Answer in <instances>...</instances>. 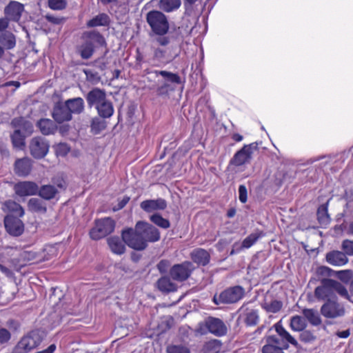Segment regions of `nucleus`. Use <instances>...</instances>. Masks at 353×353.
Wrapping results in <instances>:
<instances>
[{
	"label": "nucleus",
	"mask_w": 353,
	"mask_h": 353,
	"mask_svg": "<svg viewBox=\"0 0 353 353\" xmlns=\"http://www.w3.org/2000/svg\"><path fill=\"white\" fill-rule=\"evenodd\" d=\"M145 20L155 35L165 36L168 32L170 24L168 17L161 11L151 10L148 12Z\"/></svg>",
	"instance_id": "f257e3e1"
},
{
	"label": "nucleus",
	"mask_w": 353,
	"mask_h": 353,
	"mask_svg": "<svg viewBox=\"0 0 353 353\" xmlns=\"http://www.w3.org/2000/svg\"><path fill=\"white\" fill-rule=\"evenodd\" d=\"M88 40L82 43L78 48L81 57L83 59H90L94 51V43L100 46L105 44L104 37L98 32L92 31L87 34Z\"/></svg>",
	"instance_id": "f03ea898"
},
{
	"label": "nucleus",
	"mask_w": 353,
	"mask_h": 353,
	"mask_svg": "<svg viewBox=\"0 0 353 353\" xmlns=\"http://www.w3.org/2000/svg\"><path fill=\"white\" fill-rule=\"evenodd\" d=\"M245 294V290L240 285L228 288L219 296L214 295L213 301L215 304L221 303H234L240 301Z\"/></svg>",
	"instance_id": "7ed1b4c3"
},
{
	"label": "nucleus",
	"mask_w": 353,
	"mask_h": 353,
	"mask_svg": "<svg viewBox=\"0 0 353 353\" xmlns=\"http://www.w3.org/2000/svg\"><path fill=\"white\" fill-rule=\"evenodd\" d=\"M115 228V222L107 217L95 221V225L90 231V236L93 240H99L111 234Z\"/></svg>",
	"instance_id": "20e7f679"
},
{
	"label": "nucleus",
	"mask_w": 353,
	"mask_h": 353,
	"mask_svg": "<svg viewBox=\"0 0 353 353\" xmlns=\"http://www.w3.org/2000/svg\"><path fill=\"white\" fill-rule=\"evenodd\" d=\"M41 339L37 332L23 336L14 347L12 353H28L40 345Z\"/></svg>",
	"instance_id": "39448f33"
},
{
	"label": "nucleus",
	"mask_w": 353,
	"mask_h": 353,
	"mask_svg": "<svg viewBox=\"0 0 353 353\" xmlns=\"http://www.w3.org/2000/svg\"><path fill=\"white\" fill-rule=\"evenodd\" d=\"M122 239L129 247L137 250H143L148 245L141 232L137 231L136 228L134 230L132 228L123 230Z\"/></svg>",
	"instance_id": "423d86ee"
},
{
	"label": "nucleus",
	"mask_w": 353,
	"mask_h": 353,
	"mask_svg": "<svg viewBox=\"0 0 353 353\" xmlns=\"http://www.w3.org/2000/svg\"><path fill=\"white\" fill-rule=\"evenodd\" d=\"M194 270V266L192 263L184 261L174 265L170 270V276L174 281L183 282L190 276Z\"/></svg>",
	"instance_id": "0eeeda50"
},
{
	"label": "nucleus",
	"mask_w": 353,
	"mask_h": 353,
	"mask_svg": "<svg viewBox=\"0 0 353 353\" xmlns=\"http://www.w3.org/2000/svg\"><path fill=\"white\" fill-rule=\"evenodd\" d=\"M321 313L327 319H336L345 314V308L335 299L329 300L321 306Z\"/></svg>",
	"instance_id": "6e6552de"
},
{
	"label": "nucleus",
	"mask_w": 353,
	"mask_h": 353,
	"mask_svg": "<svg viewBox=\"0 0 353 353\" xmlns=\"http://www.w3.org/2000/svg\"><path fill=\"white\" fill-rule=\"evenodd\" d=\"M49 147V143L45 138L41 137H34L31 139L30 143V154L35 159H42L48 154Z\"/></svg>",
	"instance_id": "1a4fd4ad"
},
{
	"label": "nucleus",
	"mask_w": 353,
	"mask_h": 353,
	"mask_svg": "<svg viewBox=\"0 0 353 353\" xmlns=\"http://www.w3.org/2000/svg\"><path fill=\"white\" fill-rule=\"evenodd\" d=\"M314 296L318 300H333L334 299L333 279H324L321 285L316 287Z\"/></svg>",
	"instance_id": "9d476101"
},
{
	"label": "nucleus",
	"mask_w": 353,
	"mask_h": 353,
	"mask_svg": "<svg viewBox=\"0 0 353 353\" xmlns=\"http://www.w3.org/2000/svg\"><path fill=\"white\" fill-rule=\"evenodd\" d=\"M137 231L141 232L143 238L145 239V243L156 242L160 239V233L157 228L152 225L145 222L138 221L136 223Z\"/></svg>",
	"instance_id": "9b49d317"
},
{
	"label": "nucleus",
	"mask_w": 353,
	"mask_h": 353,
	"mask_svg": "<svg viewBox=\"0 0 353 353\" xmlns=\"http://www.w3.org/2000/svg\"><path fill=\"white\" fill-rule=\"evenodd\" d=\"M4 225L6 231L12 236H20L23 230L24 225L19 216L8 214L4 219Z\"/></svg>",
	"instance_id": "f8f14e48"
},
{
	"label": "nucleus",
	"mask_w": 353,
	"mask_h": 353,
	"mask_svg": "<svg viewBox=\"0 0 353 353\" xmlns=\"http://www.w3.org/2000/svg\"><path fill=\"white\" fill-rule=\"evenodd\" d=\"M253 144L245 145L236 152L230 161V165L241 166L248 163L252 159Z\"/></svg>",
	"instance_id": "ddd939ff"
},
{
	"label": "nucleus",
	"mask_w": 353,
	"mask_h": 353,
	"mask_svg": "<svg viewBox=\"0 0 353 353\" xmlns=\"http://www.w3.org/2000/svg\"><path fill=\"white\" fill-rule=\"evenodd\" d=\"M208 330L217 336H224L227 333V327L222 320L215 317H208L205 321Z\"/></svg>",
	"instance_id": "4468645a"
},
{
	"label": "nucleus",
	"mask_w": 353,
	"mask_h": 353,
	"mask_svg": "<svg viewBox=\"0 0 353 353\" xmlns=\"http://www.w3.org/2000/svg\"><path fill=\"white\" fill-rule=\"evenodd\" d=\"M15 193L19 196L35 195L39 191L38 185L33 181H21L14 185Z\"/></svg>",
	"instance_id": "2eb2a0df"
},
{
	"label": "nucleus",
	"mask_w": 353,
	"mask_h": 353,
	"mask_svg": "<svg viewBox=\"0 0 353 353\" xmlns=\"http://www.w3.org/2000/svg\"><path fill=\"white\" fill-rule=\"evenodd\" d=\"M23 10V4L16 1H12L6 6L4 13L9 21H19Z\"/></svg>",
	"instance_id": "dca6fc26"
},
{
	"label": "nucleus",
	"mask_w": 353,
	"mask_h": 353,
	"mask_svg": "<svg viewBox=\"0 0 353 353\" xmlns=\"http://www.w3.org/2000/svg\"><path fill=\"white\" fill-rule=\"evenodd\" d=\"M53 119L59 123L69 121L72 119V114L65 103H58L52 112Z\"/></svg>",
	"instance_id": "f3484780"
},
{
	"label": "nucleus",
	"mask_w": 353,
	"mask_h": 353,
	"mask_svg": "<svg viewBox=\"0 0 353 353\" xmlns=\"http://www.w3.org/2000/svg\"><path fill=\"white\" fill-rule=\"evenodd\" d=\"M85 99L88 106H94L95 108L107 99L105 91L97 88L90 90L87 94Z\"/></svg>",
	"instance_id": "a211bd4d"
},
{
	"label": "nucleus",
	"mask_w": 353,
	"mask_h": 353,
	"mask_svg": "<svg viewBox=\"0 0 353 353\" xmlns=\"http://www.w3.org/2000/svg\"><path fill=\"white\" fill-rule=\"evenodd\" d=\"M239 311L247 325L253 326L259 322V316L257 310L249 308L247 305L244 304L241 307Z\"/></svg>",
	"instance_id": "6ab92c4d"
},
{
	"label": "nucleus",
	"mask_w": 353,
	"mask_h": 353,
	"mask_svg": "<svg viewBox=\"0 0 353 353\" xmlns=\"http://www.w3.org/2000/svg\"><path fill=\"white\" fill-rule=\"evenodd\" d=\"M32 160L28 157L17 159L15 161L14 166L15 174L19 176H28L32 170Z\"/></svg>",
	"instance_id": "aec40b11"
},
{
	"label": "nucleus",
	"mask_w": 353,
	"mask_h": 353,
	"mask_svg": "<svg viewBox=\"0 0 353 353\" xmlns=\"http://www.w3.org/2000/svg\"><path fill=\"white\" fill-rule=\"evenodd\" d=\"M327 262L334 266H342L348 262L346 254L340 251H332L326 254Z\"/></svg>",
	"instance_id": "412c9836"
},
{
	"label": "nucleus",
	"mask_w": 353,
	"mask_h": 353,
	"mask_svg": "<svg viewBox=\"0 0 353 353\" xmlns=\"http://www.w3.org/2000/svg\"><path fill=\"white\" fill-rule=\"evenodd\" d=\"M141 208L147 212H151L157 210H164L166 206V202L163 199L145 200L141 203Z\"/></svg>",
	"instance_id": "4be33fe9"
},
{
	"label": "nucleus",
	"mask_w": 353,
	"mask_h": 353,
	"mask_svg": "<svg viewBox=\"0 0 353 353\" xmlns=\"http://www.w3.org/2000/svg\"><path fill=\"white\" fill-rule=\"evenodd\" d=\"M274 327L279 336L288 344L290 343L295 347H298V341L283 327L281 321L274 325Z\"/></svg>",
	"instance_id": "5701e85b"
},
{
	"label": "nucleus",
	"mask_w": 353,
	"mask_h": 353,
	"mask_svg": "<svg viewBox=\"0 0 353 353\" xmlns=\"http://www.w3.org/2000/svg\"><path fill=\"white\" fill-rule=\"evenodd\" d=\"M37 126L43 135L53 134L57 130L56 123L50 119H41L37 123Z\"/></svg>",
	"instance_id": "b1692460"
},
{
	"label": "nucleus",
	"mask_w": 353,
	"mask_h": 353,
	"mask_svg": "<svg viewBox=\"0 0 353 353\" xmlns=\"http://www.w3.org/2000/svg\"><path fill=\"white\" fill-rule=\"evenodd\" d=\"M15 35L10 31L0 32V46L5 50H12L16 46Z\"/></svg>",
	"instance_id": "393cba45"
},
{
	"label": "nucleus",
	"mask_w": 353,
	"mask_h": 353,
	"mask_svg": "<svg viewBox=\"0 0 353 353\" xmlns=\"http://www.w3.org/2000/svg\"><path fill=\"white\" fill-rule=\"evenodd\" d=\"M11 124L15 129H20L21 132L26 135H30L33 132L32 123L23 117L14 118Z\"/></svg>",
	"instance_id": "a878e982"
},
{
	"label": "nucleus",
	"mask_w": 353,
	"mask_h": 353,
	"mask_svg": "<svg viewBox=\"0 0 353 353\" xmlns=\"http://www.w3.org/2000/svg\"><path fill=\"white\" fill-rule=\"evenodd\" d=\"M68 107L70 114H81L84 110V101L81 97L70 99L64 102Z\"/></svg>",
	"instance_id": "bb28decb"
},
{
	"label": "nucleus",
	"mask_w": 353,
	"mask_h": 353,
	"mask_svg": "<svg viewBox=\"0 0 353 353\" xmlns=\"http://www.w3.org/2000/svg\"><path fill=\"white\" fill-rule=\"evenodd\" d=\"M191 259L198 265H206L210 259V254L204 249L197 248L191 252Z\"/></svg>",
	"instance_id": "cd10ccee"
},
{
	"label": "nucleus",
	"mask_w": 353,
	"mask_h": 353,
	"mask_svg": "<svg viewBox=\"0 0 353 353\" xmlns=\"http://www.w3.org/2000/svg\"><path fill=\"white\" fill-rule=\"evenodd\" d=\"M3 210L8 212L10 214L15 216L21 217L24 215V210L20 204L14 201L8 200L3 203Z\"/></svg>",
	"instance_id": "c85d7f7f"
},
{
	"label": "nucleus",
	"mask_w": 353,
	"mask_h": 353,
	"mask_svg": "<svg viewBox=\"0 0 353 353\" xmlns=\"http://www.w3.org/2000/svg\"><path fill=\"white\" fill-rule=\"evenodd\" d=\"M157 286L160 291L164 292H175L177 290L176 284L166 276H162L158 280Z\"/></svg>",
	"instance_id": "c756f323"
},
{
	"label": "nucleus",
	"mask_w": 353,
	"mask_h": 353,
	"mask_svg": "<svg viewBox=\"0 0 353 353\" xmlns=\"http://www.w3.org/2000/svg\"><path fill=\"white\" fill-rule=\"evenodd\" d=\"M123 239H120L117 236H112L108 239V245L112 252L117 254H122L124 253L125 248Z\"/></svg>",
	"instance_id": "7c9ffc66"
},
{
	"label": "nucleus",
	"mask_w": 353,
	"mask_h": 353,
	"mask_svg": "<svg viewBox=\"0 0 353 353\" xmlns=\"http://www.w3.org/2000/svg\"><path fill=\"white\" fill-rule=\"evenodd\" d=\"M96 109L99 116L103 118H110L114 113L112 103L108 99L98 105Z\"/></svg>",
	"instance_id": "2f4dec72"
},
{
	"label": "nucleus",
	"mask_w": 353,
	"mask_h": 353,
	"mask_svg": "<svg viewBox=\"0 0 353 353\" xmlns=\"http://www.w3.org/2000/svg\"><path fill=\"white\" fill-rule=\"evenodd\" d=\"M39 195L46 200H50L54 198L58 193L57 189L52 185H44L39 188Z\"/></svg>",
	"instance_id": "473e14b6"
},
{
	"label": "nucleus",
	"mask_w": 353,
	"mask_h": 353,
	"mask_svg": "<svg viewBox=\"0 0 353 353\" xmlns=\"http://www.w3.org/2000/svg\"><path fill=\"white\" fill-rule=\"evenodd\" d=\"M303 314L312 325H319L322 322L321 316L316 310L304 309L303 310Z\"/></svg>",
	"instance_id": "72a5a7b5"
},
{
	"label": "nucleus",
	"mask_w": 353,
	"mask_h": 353,
	"mask_svg": "<svg viewBox=\"0 0 353 353\" xmlns=\"http://www.w3.org/2000/svg\"><path fill=\"white\" fill-rule=\"evenodd\" d=\"M282 306V302L275 299L271 300L270 301L265 299L261 303L262 308L264 309L267 312L270 313L278 312L281 309Z\"/></svg>",
	"instance_id": "f704fd0d"
},
{
	"label": "nucleus",
	"mask_w": 353,
	"mask_h": 353,
	"mask_svg": "<svg viewBox=\"0 0 353 353\" xmlns=\"http://www.w3.org/2000/svg\"><path fill=\"white\" fill-rule=\"evenodd\" d=\"M28 210L39 213H45L47 210L45 203L37 198H32L28 203Z\"/></svg>",
	"instance_id": "c9c22d12"
},
{
	"label": "nucleus",
	"mask_w": 353,
	"mask_h": 353,
	"mask_svg": "<svg viewBox=\"0 0 353 353\" xmlns=\"http://www.w3.org/2000/svg\"><path fill=\"white\" fill-rule=\"evenodd\" d=\"M181 4V0H160L159 8L166 12H170L177 10Z\"/></svg>",
	"instance_id": "e433bc0d"
},
{
	"label": "nucleus",
	"mask_w": 353,
	"mask_h": 353,
	"mask_svg": "<svg viewBox=\"0 0 353 353\" xmlns=\"http://www.w3.org/2000/svg\"><path fill=\"white\" fill-rule=\"evenodd\" d=\"M290 327L293 331H303L306 327V322L303 317L295 315L290 319Z\"/></svg>",
	"instance_id": "4c0bfd02"
},
{
	"label": "nucleus",
	"mask_w": 353,
	"mask_h": 353,
	"mask_svg": "<svg viewBox=\"0 0 353 353\" xmlns=\"http://www.w3.org/2000/svg\"><path fill=\"white\" fill-rule=\"evenodd\" d=\"M20 129H15L11 135V139L14 147L21 149L25 145V136Z\"/></svg>",
	"instance_id": "58836bf2"
},
{
	"label": "nucleus",
	"mask_w": 353,
	"mask_h": 353,
	"mask_svg": "<svg viewBox=\"0 0 353 353\" xmlns=\"http://www.w3.org/2000/svg\"><path fill=\"white\" fill-rule=\"evenodd\" d=\"M262 236H263V232L262 231L257 230L250 234L242 241L243 247H244L245 249L250 248Z\"/></svg>",
	"instance_id": "ea45409f"
},
{
	"label": "nucleus",
	"mask_w": 353,
	"mask_h": 353,
	"mask_svg": "<svg viewBox=\"0 0 353 353\" xmlns=\"http://www.w3.org/2000/svg\"><path fill=\"white\" fill-rule=\"evenodd\" d=\"M221 342L218 339H212L207 341L203 349L205 353H218L221 349Z\"/></svg>",
	"instance_id": "a19ab883"
},
{
	"label": "nucleus",
	"mask_w": 353,
	"mask_h": 353,
	"mask_svg": "<svg viewBox=\"0 0 353 353\" xmlns=\"http://www.w3.org/2000/svg\"><path fill=\"white\" fill-rule=\"evenodd\" d=\"M317 219L321 225H327L330 219L327 213V203L321 205L317 210Z\"/></svg>",
	"instance_id": "79ce46f5"
},
{
	"label": "nucleus",
	"mask_w": 353,
	"mask_h": 353,
	"mask_svg": "<svg viewBox=\"0 0 353 353\" xmlns=\"http://www.w3.org/2000/svg\"><path fill=\"white\" fill-rule=\"evenodd\" d=\"M156 74V76L161 75L163 77L166 81L173 83L179 84L181 83V78L177 74H174L170 72H168L165 70H155L154 72Z\"/></svg>",
	"instance_id": "37998d69"
},
{
	"label": "nucleus",
	"mask_w": 353,
	"mask_h": 353,
	"mask_svg": "<svg viewBox=\"0 0 353 353\" xmlns=\"http://www.w3.org/2000/svg\"><path fill=\"white\" fill-rule=\"evenodd\" d=\"M108 23V17L105 14H101L88 21V27L105 26Z\"/></svg>",
	"instance_id": "c03bdc74"
},
{
	"label": "nucleus",
	"mask_w": 353,
	"mask_h": 353,
	"mask_svg": "<svg viewBox=\"0 0 353 353\" xmlns=\"http://www.w3.org/2000/svg\"><path fill=\"white\" fill-rule=\"evenodd\" d=\"M36 258V254L33 252L22 251L19 254L18 263L19 266H24L27 263L34 261Z\"/></svg>",
	"instance_id": "a18cd8bd"
},
{
	"label": "nucleus",
	"mask_w": 353,
	"mask_h": 353,
	"mask_svg": "<svg viewBox=\"0 0 353 353\" xmlns=\"http://www.w3.org/2000/svg\"><path fill=\"white\" fill-rule=\"evenodd\" d=\"M150 220L157 225L167 229L170 227V224L168 219L163 218L159 214H154L150 216Z\"/></svg>",
	"instance_id": "49530a36"
},
{
	"label": "nucleus",
	"mask_w": 353,
	"mask_h": 353,
	"mask_svg": "<svg viewBox=\"0 0 353 353\" xmlns=\"http://www.w3.org/2000/svg\"><path fill=\"white\" fill-rule=\"evenodd\" d=\"M266 343L280 346L281 348H283L284 350H287L289 347V345L283 340H281V339H279V335L268 336L266 339Z\"/></svg>",
	"instance_id": "de8ad7c7"
},
{
	"label": "nucleus",
	"mask_w": 353,
	"mask_h": 353,
	"mask_svg": "<svg viewBox=\"0 0 353 353\" xmlns=\"http://www.w3.org/2000/svg\"><path fill=\"white\" fill-rule=\"evenodd\" d=\"M333 284H334V299L336 298V293L345 299L349 298L348 292L345 286H343L341 283H340L339 282H338L335 280H333Z\"/></svg>",
	"instance_id": "09e8293b"
},
{
	"label": "nucleus",
	"mask_w": 353,
	"mask_h": 353,
	"mask_svg": "<svg viewBox=\"0 0 353 353\" xmlns=\"http://www.w3.org/2000/svg\"><path fill=\"white\" fill-rule=\"evenodd\" d=\"M48 7L53 10H62L67 6L66 0H48Z\"/></svg>",
	"instance_id": "8fccbe9b"
},
{
	"label": "nucleus",
	"mask_w": 353,
	"mask_h": 353,
	"mask_svg": "<svg viewBox=\"0 0 353 353\" xmlns=\"http://www.w3.org/2000/svg\"><path fill=\"white\" fill-rule=\"evenodd\" d=\"M300 332L299 339L302 342L310 343L315 341L316 336L312 332L305 329Z\"/></svg>",
	"instance_id": "3c124183"
},
{
	"label": "nucleus",
	"mask_w": 353,
	"mask_h": 353,
	"mask_svg": "<svg viewBox=\"0 0 353 353\" xmlns=\"http://www.w3.org/2000/svg\"><path fill=\"white\" fill-rule=\"evenodd\" d=\"M283 348H281L280 346L274 345L273 344H270L269 343H266V344L263 347L262 352L263 353H284Z\"/></svg>",
	"instance_id": "603ef678"
},
{
	"label": "nucleus",
	"mask_w": 353,
	"mask_h": 353,
	"mask_svg": "<svg viewBox=\"0 0 353 353\" xmlns=\"http://www.w3.org/2000/svg\"><path fill=\"white\" fill-rule=\"evenodd\" d=\"M70 150V147L65 143H60L55 146V152L58 156L65 157Z\"/></svg>",
	"instance_id": "864d4df0"
},
{
	"label": "nucleus",
	"mask_w": 353,
	"mask_h": 353,
	"mask_svg": "<svg viewBox=\"0 0 353 353\" xmlns=\"http://www.w3.org/2000/svg\"><path fill=\"white\" fill-rule=\"evenodd\" d=\"M166 351L167 353H190L189 349L183 345H169Z\"/></svg>",
	"instance_id": "5fc2aeb1"
},
{
	"label": "nucleus",
	"mask_w": 353,
	"mask_h": 353,
	"mask_svg": "<svg viewBox=\"0 0 353 353\" xmlns=\"http://www.w3.org/2000/svg\"><path fill=\"white\" fill-rule=\"evenodd\" d=\"M337 277L344 282H348L353 276V272L350 270H344L336 272Z\"/></svg>",
	"instance_id": "6e6d98bb"
},
{
	"label": "nucleus",
	"mask_w": 353,
	"mask_h": 353,
	"mask_svg": "<svg viewBox=\"0 0 353 353\" xmlns=\"http://www.w3.org/2000/svg\"><path fill=\"white\" fill-rule=\"evenodd\" d=\"M157 267L160 273H166L170 267V262L165 259L161 260Z\"/></svg>",
	"instance_id": "4d7b16f0"
},
{
	"label": "nucleus",
	"mask_w": 353,
	"mask_h": 353,
	"mask_svg": "<svg viewBox=\"0 0 353 353\" xmlns=\"http://www.w3.org/2000/svg\"><path fill=\"white\" fill-rule=\"evenodd\" d=\"M342 248L346 254L353 255V241H343L342 243Z\"/></svg>",
	"instance_id": "13d9d810"
},
{
	"label": "nucleus",
	"mask_w": 353,
	"mask_h": 353,
	"mask_svg": "<svg viewBox=\"0 0 353 353\" xmlns=\"http://www.w3.org/2000/svg\"><path fill=\"white\" fill-rule=\"evenodd\" d=\"M239 201L245 203L248 199V191L245 185H240L239 187Z\"/></svg>",
	"instance_id": "bf43d9fd"
},
{
	"label": "nucleus",
	"mask_w": 353,
	"mask_h": 353,
	"mask_svg": "<svg viewBox=\"0 0 353 353\" xmlns=\"http://www.w3.org/2000/svg\"><path fill=\"white\" fill-rule=\"evenodd\" d=\"M10 338L11 334L8 330L5 328L0 329V345L7 343Z\"/></svg>",
	"instance_id": "052dcab7"
},
{
	"label": "nucleus",
	"mask_w": 353,
	"mask_h": 353,
	"mask_svg": "<svg viewBox=\"0 0 353 353\" xmlns=\"http://www.w3.org/2000/svg\"><path fill=\"white\" fill-rule=\"evenodd\" d=\"M45 18L48 22H50L52 24H54V25L61 24L64 21V19L63 17H56L54 15L49 14H46L45 16Z\"/></svg>",
	"instance_id": "680f3d73"
},
{
	"label": "nucleus",
	"mask_w": 353,
	"mask_h": 353,
	"mask_svg": "<svg viewBox=\"0 0 353 353\" xmlns=\"http://www.w3.org/2000/svg\"><path fill=\"white\" fill-rule=\"evenodd\" d=\"M86 78L91 82H97L99 80V77L97 72H93L91 70H85Z\"/></svg>",
	"instance_id": "e2e57ef3"
},
{
	"label": "nucleus",
	"mask_w": 353,
	"mask_h": 353,
	"mask_svg": "<svg viewBox=\"0 0 353 353\" xmlns=\"http://www.w3.org/2000/svg\"><path fill=\"white\" fill-rule=\"evenodd\" d=\"M130 201V197L128 196H124L121 200L119 201V203L117 204V206L114 208V210H119L124 208L125 205L128 203Z\"/></svg>",
	"instance_id": "0e129e2a"
},
{
	"label": "nucleus",
	"mask_w": 353,
	"mask_h": 353,
	"mask_svg": "<svg viewBox=\"0 0 353 353\" xmlns=\"http://www.w3.org/2000/svg\"><path fill=\"white\" fill-rule=\"evenodd\" d=\"M9 26V19L7 17L0 18V32L7 31L6 29Z\"/></svg>",
	"instance_id": "69168bd1"
},
{
	"label": "nucleus",
	"mask_w": 353,
	"mask_h": 353,
	"mask_svg": "<svg viewBox=\"0 0 353 353\" xmlns=\"http://www.w3.org/2000/svg\"><path fill=\"white\" fill-rule=\"evenodd\" d=\"M242 249H245L244 247H243V242L241 243H239L238 242H236L232 245V249L230 252V255H234L235 254L239 253Z\"/></svg>",
	"instance_id": "338daca9"
},
{
	"label": "nucleus",
	"mask_w": 353,
	"mask_h": 353,
	"mask_svg": "<svg viewBox=\"0 0 353 353\" xmlns=\"http://www.w3.org/2000/svg\"><path fill=\"white\" fill-rule=\"evenodd\" d=\"M159 37H159L157 39V41L159 45H161L162 46H165L170 43V39L168 37H164V36H159Z\"/></svg>",
	"instance_id": "774afa93"
}]
</instances>
